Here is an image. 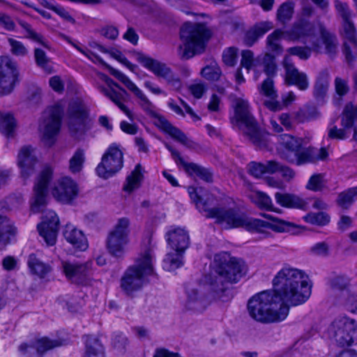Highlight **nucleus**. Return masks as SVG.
<instances>
[{
	"instance_id": "nucleus-1",
	"label": "nucleus",
	"mask_w": 357,
	"mask_h": 357,
	"mask_svg": "<svg viewBox=\"0 0 357 357\" xmlns=\"http://www.w3.org/2000/svg\"><path fill=\"white\" fill-rule=\"evenodd\" d=\"M188 191L197 209L204 213L206 218L215 219V222L224 226L225 229L243 227L250 232L266 234V229H271L276 232H289L296 227V225L291 222L266 213H260V215L272 220V222L249 218L244 214L238 213L234 208L213 207L214 197L202 188L198 189L190 186Z\"/></svg>"
},
{
	"instance_id": "nucleus-2",
	"label": "nucleus",
	"mask_w": 357,
	"mask_h": 357,
	"mask_svg": "<svg viewBox=\"0 0 357 357\" xmlns=\"http://www.w3.org/2000/svg\"><path fill=\"white\" fill-rule=\"evenodd\" d=\"M246 271L243 261L231 257L227 252L215 255L213 269L206 276V283L212 296L222 302L229 301L232 294L229 285L238 282Z\"/></svg>"
},
{
	"instance_id": "nucleus-3",
	"label": "nucleus",
	"mask_w": 357,
	"mask_h": 357,
	"mask_svg": "<svg viewBox=\"0 0 357 357\" xmlns=\"http://www.w3.org/2000/svg\"><path fill=\"white\" fill-rule=\"evenodd\" d=\"M274 298L280 306L301 305L307 301L311 295L312 284L309 277L302 270L288 266L283 267L273 280Z\"/></svg>"
},
{
	"instance_id": "nucleus-4",
	"label": "nucleus",
	"mask_w": 357,
	"mask_h": 357,
	"mask_svg": "<svg viewBox=\"0 0 357 357\" xmlns=\"http://www.w3.org/2000/svg\"><path fill=\"white\" fill-rule=\"evenodd\" d=\"M110 74L121 82L128 90L132 91L139 100V104L142 109L151 117L155 119L154 124L160 130L171 135L174 139L187 147H192L193 142L178 128L171 124L163 116L154 110V106L144 93L123 73L105 64Z\"/></svg>"
},
{
	"instance_id": "nucleus-5",
	"label": "nucleus",
	"mask_w": 357,
	"mask_h": 357,
	"mask_svg": "<svg viewBox=\"0 0 357 357\" xmlns=\"http://www.w3.org/2000/svg\"><path fill=\"white\" fill-rule=\"evenodd\" d=\"M210 36V31L205 24L185 22L180 29L182 43L177 48L178 56L182 60H188L202 53Z\"/></svg>"
},
{
	"instance_id": "nucleus-6",
	"label": "nucleus",
	"mask_w": 357,
	"mask_h": 357,
	"mask_svg": "<svg viewBox=\"0 0 357 357\" xmlns=\"http://www.w3.org/2000/svg\"><path fill=\"white\" fill-rule=\"evenodd\" d=\"M278 303L271 291H262L253 296L248 301V310L250 317L257 321L271 324L283 321L288 315L287 306L274 308Z\"/></svg>"
},
{
	"instance_id": "nucleus-7",
	"label": "nucleus",
	"mask_w": 357,
	"mask_h": 357,
	"mask_svg": "<svg viewBox=\"0 0 357 357\" xmlns=\"http://www.w3.org/2000/svg\"><path fill=\"white\" fill-rule=\"evenodd\" d=\"M231 123L237 126L243 135L256 146L261 149L267 146L266 135L259 128L258 123L250 111L248 102L236 98L234 102V116Z\"/></svg>"
},
{
	"instance_id": "nucleus-8",
	"label": "nucleus",
	"mask_w": 357,
	"mask_h": 357,
	"mask_svg": "<svg viewBox=\"0 0 357 357\" xmlns=\"http://www.w3.org/2000/svg\"><path fill=\"white\" fill-rule=\"evenodd\" d=\"M153 273L151 250H147L136 259L135 264L130 266L124 272L121 279V287L130 295L139 290L145 283V277Z\"/></svg>"
},
{
	"instance_id": "nucleus-9",
	"label": "nucleus",
	"mask_w": 357,
	"mask_h": 357,
	"mask_svg": "<svg viewBox=\"0 0 357 357\" xmlns=\"http://www.w3.org/2000/svg\"><path fill=\"white\" fill-rule=\"evenodd\" d=\"M130 220L127 218L119 219L107 238V249L109 253L119 259L123 257L125 247L129 243Z\"/></svg>"
},
{
	"instance_id": "nucleus-10",
	"label": "nucleus",
	"mask_w": 357,
	"mask_h": 357,
	"mask_svg": "<svg viewBox=\"0 0 357 357\" xmlns=\"http://www.w3.org/2000/svg\"><path fill=\"white\" fill-rule=\"evenodd\" d=\"M328 333L340 347L357 344V324L354 319L342 317L334 320Z\"/></svg>"
},
{
	"instance_id": "nucleus-11",
	"label": "nucleus",
	"mask_w": 357,
	"mask_h": 357,
	"mask_svg": "<svg viewBox=\"0 0 357 357\" xmlns=\"http://www.w3.org/2000/svg\"><path fill=\"white\" fill-rule=\"evenodd\" d=\"M63 114V105L61 102L56 103L45 112V119L40 125V130L43 132L45 144L49 146L54 144V138L60 130Z\"/></svg>"
},
{
	"instance_id": "nucleus-12",
	"label": "nucleus",
	"mask_w": 357,
	"mask_h": 357,
	"mask_svg": "<svg viewBox=\"0 0 357 357\" xmlns=\"http://www.w3.org/2000/svg\"><path fill=\"white\" fill-rule=\"evenodd\" d=\"M123 165V153L116 145H111L96 167L98 176L107 179L116 174Z\"/></svg>"
},
{
	"instance_id": "nucleus-13",
	"label": "nucleus",
	"mask_w": 357,
	"mask_h": 357,
	"mask_svg": "<svg viewBox=\"0 0 357 357\" xmlns=\"http://www.w3.org/2000/svg\"><path fill=\"white\" fill-rule=\"evenodd\" d=\"M68 127L71 135L81 139L89 129L86 123V112L84 105L79 100L70 102L68 109Z\"/></svg>"
},
{
	"instance_id": "nucleus-14",
	"label": "nucleus",
	"mask_w": 357,
	"mask_h": 357,
	"mask_svg": "<svg viewBox=\"0 0 357 357\" xmlns=\"http://www.w3.org/2000/svg\"><path fill=\"white\" fill-rule=\"evenodd\" d=\"M137 61L145 68L151 70L157 77L165 79L168 85L174 90H179L181 88L182 83L180 78L176 76L165 63H161L158 60L146 56L142 54H139Z\"/></svg>"
},
{
	"instance_id": "nucleus-15",
	"label": "nucleus",
	"mask_w": 357,
	"mask_h": 357,
	"mask_svg": "<svg viewBox=\"0 0 357 357\" xmlns=\"http://www.w3.org/2000/svg\"><path fill=\"white\" fill-rule=\"evenodd\" d=\"M52 170L44 168L40 173L33 188L31 210L33 213L43 212L47 204V186L52 179Z\"/></svg>"
},
{
	"instance_id": "nucleus-16",
	"label": "nucleus",
	"mask_w": 357,
	"mask_h": 357,
	"mask_svg": "<svg viewBox=\"0 0 357 357\" xmlns=\"http://www.w3.org/2000/svg\"><path fill=\"white\" fill-rule=\"evenodd\" d=\"M16 63L8 56L0 57V96L10 93L17 82Z\"/></svg>"
},
{
	"instance_id": "nucleus-17",
	"label": "nucleus",
	"mask_w": 357,
	"mask_h": 357,
	"mask_svg": "<svg viewBox=\"0 0 357 357\" xmlns=\"http://www.w3.org/2000/svg\"><path fill=\"white\" fill-rule=\"evenodd\" d=\"M328 157V152L325 148L317 149L314 147L299 149L294 154L284 153L282 158L287 162L297 165H302L306 163H313L319 160H325Z\"/></svg>"
},
{
	"instance_id": "nucleus-18",
	"label": "nucleus",
	"mask_w": 357,
	"mask_h": 357,
	"mask_svg": "<svg viewBox=\"0 0 357 357\" xmlns=\"http://www.w3.org/2000/svg\"><path fill=\"white\" fill-rule=\"evenodd\" d=\"M318 29L324 48H323L322 45L319 40H317L312 43V51L319 54L325 53L331 58H333L337 52L339 45L336 36L330 32L324 24L321 22L318 23Z\"/></svg>"
},
{
	"instance_id": "nucleus-19",
	"label": "nucleus",
	"mask_w": 357,
	"mask_h": 357,
	"mask_svg": "<svg viewBox=\"0 0 357 357\" xmlns=\"http://www.w3.org/2000/svg\"><path fill=\"white\" fill-rule=\"evenodd\" d=\"M79 188L77 183L69 177L59 179L54 185L52 194L59 202L70 204L78 195Z\"/></svg>"
},
{
	"instance_id": "nucleus-20",
	"label": "nucleus",
	"mask_w": 357,
	"mask_h": 357,
	"mask_svg": "<svg viewBox=\"0 0 357 357\" xmlns=\"http://www.w3.org/2000/svg\"><path fill=\"white\" fill-rule=\"evenodd\" d=\"M61 345V342L59 340H52L47 337H43L36 340L30 344H21L19 346V351L26 357H43L47 351Z\"/></svg>"
},
{
	"instance_id": "nucleus-21",
	"label": "nucleus",
	"mask_w": 357,
	"mask_h": 357,
	"mask_svg": "<svg viewBox=\"0 0 357 357\" xmlns=\"http://www.w3.org/2000/svg\"><path fill=\"white\" fill-rule=\"evenodd\" d=\"M165 146L171 152V154L173 158L176 160V162L181 164L187 173L190 175L195 174L206 182H213V174L209 169L205 168L193 162H186L181 156L180 153L171 145L167 143H165Z\"/></svg>"
},
{
	"instance_id": "nucleus-22",
	"label": "nucleus",
	"mask_w": 357,
	"mask_h": 357,
	"mask_svg": "<svg viewBox=\"0 0 357 357\" xmlns=\"http://www.w3.org/2000/svg\"><path fill=\"white\" fill-rule=\"evenodd\" d=\"M59 224L57 215L54 211H49L43 222L38 225L40 235L49 245H53L56 243Z\"/></svg>"
},
{
	"instance_id": "nucleus-23",
	"label": "nucleus",
	"mask_w": 357,
	"mask_h": 357,
	"mask_svg": "<svg viewBox=\"0 0 357 357\" xmlns=\"http://www.w3.org/2000/svg\"><path fill=\"white\" fill-rule=\"evenodd\" d=\"M283 66L285 69V82L288 85H295L300 90L305 91L309 87V81L305 73L300 72L291 62L289 56L284 59Z\"/></svg>"
},
{
	"instance_id": "nucleus-24",
	"label": "nucleus",
	"mask_w": 357,
	"mask_h": 357,
	"mask_svg": "<svg viewBox=\"0 0 357 357\" xmlns=\"http://www.w3.org/2000/svg\"><path fill=\"white\" fill-rule=\"evenodd\" d=\"M37 162L35 149L32 146H24L20 149L17 155V165L24 178L29 177L34 172Z\"/></svg>"
},
{
	"instance_id": "nucleus-25",
	"label": "nucleus",
	"mask_w": 357,
	"mask_h": 357,
	"mask_svg": "<svg viewBox=\"0 0 357 357\" xmlns=\"http://www.w3.org/2000/svg\"><path fill=\"white\" fill-rule=\"evenodd\" d=\"M62 267L66 278L71 282L83 284L86 282L89 272L87 264L63 262Z\"/></svg>"
},
{
	"instance_id": "nucleus-26",
	"label": "nucleus",
	"mask_w": 357,
	"mask_h": 357,
	"mask_svg": "<svg viewBox=\"0 0 357 357\" xmlns=\"http://www.w3.org/2000/svg\"><path fill=\"white\" fill-rule=\"evenodd\" d=\"M329 71L325 68L321 70L316 78L313 86V96L318 104L323 105L326 102L329 89Z\"/></svg>"
},
{
	"instance_id": "nucleus-27",
	"label": "nucleus",
	"mask_w": 357,
	"mask_h": 357,
	"mask_svg": "<svg viewBox=\"0 0 357 357\" xmlns=\"http://www.w3.org/2000/svg\"><path fill=\"white\" fill-rule=\"evenodd\" d=\"M313 33V24L305 18L299 19L297 22H294L289 30L285 31V35L288 39L294 41L310 36Z\"/></svg>"
},
{
	"instance_id": "nucleus-28",
	"label": "nucleus",
	"mask_w": 357,
	"mask_h": 357,
	"mask_svg": "<svg viewBox=\"0 0 357 357\" xmlns=\"http://www.w3.org/2000/svg\"><path fill=\"white\" fill-rule=\"evenodd\" d=\"M273 29V24L269 21H262L256 23L245 33L243 43L246 46H252L259 38Z\"/></svg>"
},
{
	"instance_id": "nucleus-29",
	"label": "nucleus",
	"mask_w": 357,
	"mask_h": 357,
	"mask_svg": "<svg viewBox=\"0 0 357 357\" xmlns=\"http://www.w3.org/2000/svg\"><path fill=\"white\" fill-rule=\"evenodd\" d=\"M168 244L176 252H184L190 244V238L186 231L178 228L166 234Z\"/></svg>"
},
{
	"instance_id": "nucleus-30",
	"label": "nucleus",
	"mask_w": 357,
	"mask_h": 357,
	"mask_svg": "<svg viewBox=\"0 0 357 357\" xmlns=\"http://www.w3.org/2000/svg\"><path fill=\"white\" fill-rule=\"evenodd\" d=\"M99 89L105 96L109 98L116 105H117L130 120H133L132 114L123 103V102L127 100V98L128 96L127 91L123 88H122V89H119V91L114 90L113 88H105L104 86H100Z\"/></svg>"
},
{
	"instance_id": "nucleus-31",
	"label": "nucleus",
	"mask_w": 357,
	"mask_h": 357,
	"mask_svg": "<svg viewBox=\"0 0 357 357\" xmlns=\"http://www.w3.org/2000/svg\"><path fill=\"white\" fill-rule=\"evenodd\" d=\"M63 235L65 239L75 248L85 250L88 247L87 240L81 230L77 229L74 225L66 224Z\"/></svg>"
},
{
	"instance_id": "nucleus-32",
	"label": "nucleus",
	"mask_w": 357,
	"mask_h": 357,
	"mask_svg": "<svg viewBox=\"0 0 357 357\" xmlns=\"http://www.w3.org/2000/svg\"><path fill=\"white\" fill-rule=\"evenodd\" d=\"M187 301L185 302V307L188 310L201 311L205 309L208 304L207 299L199 294L196 289L190 288L187 291Z\"/></svg>"
},
{
	"instance_id": "nucleus-33",
	"label": "nucleus",
	"mask_w": 357,
	"mask_h": 357,
	"mask_svg": "<svg viewBox=\"0 0 357 357\" xmlns=\"http://www.w3.org/2000/svg\"><path fill=\"white\" fill-rule=\"evenodd\" d=\"M275 199L283 207L303 208L306 205L301 198L293 194L276 192Z\"/></svg>"
},
{
	"instance_id": "nucleus-34",
	"label": "nucleus",
	"mask_w": 357,
	"mask_h": 357,
	"mask_svg": "<svg viewBox=\"0 0 357 357\" xmlns=\"http://www.w3.org/2000/svg\"><path fill=\"white\" fill-rule=\"evenodd\" d=\"M342 126L344 128L354 127V139L357 141V105H347L344 109Z\"/></svg>"
},
{
	"instance_id": "nucleus-35",
	"label": "nucleus",
	"mask_w": 357,
	"mask_h": 357,
	"mask_svg": "<svg viewBox=\"0 0 357 357\" xmlns=\"http://www.w3.org/2000/svg\"><path fill=\"white\" fill-rule=\"evenodd\" d=\"M27 264L31 272L40 278H44L52 270L49 264L44 263L35 254L29 256Z\"/></svg>"
},
{
	"instance_id": "nucleus-36",
	"label": "nucleus",
	"mask_w": 357,
	"mask_h": 357,
	"mask_svg": "<svg viewBox=\"0 0 357 357\" xmlns=\"http://www.w3.org/2000/svg\"><path fill=\"white\" fill-rule=\"evenodd\" d=\"M15 234V228L11 222L0 213V249L10 241V236Z\"/></svg>"
},
{
	"instance_id": "nucleus-37",
	"label": "nucleus",
	"mask_w": 357,
	"mask_h": 357,
	"mask_svg": "<svg viewBox=\"0 0 357 357\" xmlns=\"http://www.w3.org/2000/svg\"><path fill=\"white\" fill-rule=\"evenodd\" d=\"M279 143L285 150L281 152L280 155L284 153L294 154L298 151L302 146V139L290 135H280L278 139Z\"/></svg>"
},
{
	"instance_id": "nucleus-38",
	"label": "nucleus",
	"mask_w": 357,
	"mask_h": 357,
	"mask_svg": "<svg viewBox=\"0 0 357 357\" xmlns=\"http://www.w3.org/2000/svg\"><path fill=\"white\" fill-rule=\"evenodd\" d=\"M142 178L143 174L142 173V166L140 164H137L131 174L128 176L126 182L123 188V190L128 192H131L135 189L138 188Z\"/></svg>"
},
{
	"instance_id": "nucleus-39",
	"label": "nucleus",
	"mask_w": 357,
	"mask_h": 357,
	"mask_svg": "<svg viewBox=\"0 0 357 357\" xmlns=\"http://www.w3.org/2000/svg\"><path fill=\"white\" fill-rule=\"evenodd\" d=\"M250 198L251 201L260 209L275 211L271 197L266 193L260 191L253 192Z\"/></svg>"
},
{
	"instance_id": "nucleus-40",
	"label": "nucleus",
	"mask_w": 357,
	"mask_h": 357,
	"mask_svg": "<svg viewBox=\"0 0 357 357\" xmlns=\"http://www.w3.org/2000/svg\"><path fill=\"white\" fill-rule=\"evenodd\" d=\"M15 127V120L11 114L0 112V130L3 135L12 137Z\"/></svg>"
},
{
	"instance_id": "nucleus-41",
	"label": "nucleus",
	"mask_w": 357,
	"mask_h": 357,
	"mask_svg": "<svg viewBox=\"0 0 357 357\" xmlns=\"http://www.w3.org/2000/svg\"><path fill=\"white\" fill-rule=\"evenodd\" d=\"M34 58L38 66L41 68L45 73L51 74L54 72L51 60L47 56L46 53L41 49L34 50Z\"/></svg>"
},
{
	"instance_id": "nucleus-42",
	"label": "nucleus",
	"mask_w": 357,
	"mask_h": 357,
	"mask_svg": "<svg viewBox=\"0 0 357 357\" xmlns=\"http://www.w3.org/2000/svg\"><path fill=\"white\" fill-rule=\"evenodd\" d=\"M183 252H169L164 259V268L169 271H174L183 265L182 258Z\"/></svg>"
},
{
	"instance_id": "nucleus-43",
	"label": "nucleus",
	"mask_w": 357,
	"mask_h": 357,
	"mask_svg": "<svg viewBox=\"0 0 357 357\" xmlns=\"http://www.w3.org/2000/svg\"><path fill=\"white\" fill-rule=\"evenodd\" d=\"M356 199H357V186L341 192L338 195L337 202L341 208L347 209Z\"/></svg>"
},
{
	"instance_id": "nucleus-44",
	"label": "nucleus",
	"mask_w": 357,
	"mask_h": 357,
	"mask_svg": "<svg viewBox=\"0 0 357 357\" xmlns=\"http://www.w3.org/2000/svg\"><path fill=\"white\" fill-rule=\"evenodd\" d=\"M283 35H285V32H283L280 29H276L268 36L266 38V45L270 51L276 53H281L282 52V48L280 45V40Z\"/></svg>"
},
{
	"instance_id": "nucleus-45",
	"label": "nucleus",
	"mask_w": 357,
	"mask_h": 357,
	"mask_svg": "<svg viewBox=\"0 0 357 357\" xmlns=\"http://www.w3.org/2000/svg\"><path fill=\"white\" fill-rule=\"evenodd\" d=\"M294 3L288 1L283 3L278 10L277 19L283 24L291 20L293 16Z\"/></svg>"
},
{
	"instance_id": "nucleus-46",
	"label": "nucleus",
	"mask_w": 357,
	"mask_h": 357,
	"mask_svg": "<svg viewBox=\"0 0 357 357\" xmlns=\"http://www.w3.org/2000/svg\"><path fill=\"white\" fill-rule=\"evenodd\" d=\"M85 161V153L82 149H77L69 161V169L72 173L79 172Z\"/></svg>"
},
{
	"instance_id": "nucleus-47",
	"label": "nucleus",
	"mask_w": 357,
	"mask_h": 357,
	"mask_svg": "<svg viewBox=\"0 0 357 357\" xmlns=\"http://www.w3.org/2000/svg\"><path fill=\"white\" fill-rule=\"evenodd\" d=\"M85 354L105 353L104 347L100 340L94 335H85Z\"/></svg>"
},
{
	"instance_id": "nucleus-48",
	"label": "nucleus",
	"mask_w": 357,
	"mask_h": 357,
	"mask_svg": "<svg viewBox=\"0 0 357 357\" xmlns=\"http://www.w3.org/2000/svg\"><path fill=\"white\" fill-rule=\"evenodd\" d=\"M303 219L307 223L318 226H325L331 220L329 215L325 212L309 213L303 217Z\"/></svg>"
},
{
	"instance_id": "nucleus-49",
	"label": "nucleus",
	"mask_w": 357,
	"mask_h": 357,
	"mask_svg": "<svg viewBox=\"0 0 357 357\" xmlns=\"http://www.w3.org/2000/svg\"><path fill=\"white\" fill-rule=\"evenodd\" d=\"M18 23L26 31V34L25 37L26 38L31 39L36 43H38L45 47H49L47 43L43 40V36L36 32L29 23L23 20H18Z\"/></svg>"
},
{
	"instance_id": "nucleus-50",
	"label": "nucleus",
	"mask_w": 357,
	"mask_h": 357,
	"mask_svg": "<svg viewBox=\"0 0 357 357\" xmlns=\"http://www.w3.org/2000/svg\"><path fill=\"white\" fill-rule=\"evenodd\" d=\"M342 52L347 62L350 65L357 59V40L345 41Z\"/></svg>"
},
{
	"instance_id": "nucleus-51",
	"label": "nucleus",
	"mask_w": 357,
	"mask_h": 357,
	"mask_svg": "<svg viewBox=\"0 0 357 357\" xmlns=\"http://www.w3.org/2000/svg\"><path fill=\"white\" fill-rule=\"evenodd\" d=\"M202 74L208 80L217 81L222 75V70L217 63H211L202 69Z\"/></svg>"
},
{
	"instance_id": "nucleus-52",
	"label": "nucleus",
	"mask_w": 357,
	"mask_h": 357,
	"mask_svg": "<svg viewBox=\"0 0 357 357\" xmlns=\"http://www.w3.org/2000/svg\"><path fill=\"white\" fill-rule=\"evenodd\" d=\"M259 93L271 99L278 98L277 91L274 86V82L272 77H268L261 84Z\"/></svg>"
},
{
	"instance_id": "nucleus-53",
	"label": "nucleus",
	"mask_w": 357,
	"mask_h": 357,
	"mask_svg": "<svg viewBox=\"0 0 357 357\" xmlns=\"http://www.w3.org/2000/svg\"><path fill=\"white\" fill-rule=\"evenodd\" d=\"M349 284V279L344 275H337L330 280V286L334 291L344 292L347 295V288Z\"/></svg>"
},
{
	"instance_id": "nucleus-54",
	"label": "nucleus",
	"mask_w": 357,
	"mask_h": 357,
	"mask_svg": "<svg viewBox=\"0 0 357 357\" xmlns=\"http://www.w3.org/2000/svg\"><path fill=\"white\" fill-rule=\"evenodd\" d=\"M238 49L235 47H229L225 49L222 53V61L228 66H234L237 62Z\"/></svg>"
},
{
	"instance_id": "nucleus-55",
	"label": "nucleus",
	"mask_w": 357,
	"mask_h": 357,
	"mask_svg": "<svg viewBox=\"0 0 357 357\" xmlns=\"http://www.w3.org/2000/svg\"><path fill=\"white\" fill-rule=\"evenodd\" d=\"M264 71L268 77H272L276 72V63L275 57L269 53H266L263 58Z\"/></svg>"
},
{
	"instance_id": "nucleus-56",
	"label": "nucleus",
	"mask_w": 357,
	"mask_h": 357,
	"mask_svg": "<svg viewBox=\"0 0 357 357\" xmlns=\"http://www.w3.org/2000/svg\"><path fill=\"white\" fill-rule=\"evenodd\" d=\"M8 42L10 46V52L13 54L18 56H24L28 54V50L22 42L12 38H9Z\"/></svg>"
},
{
	"instance_id": "nucleus-57",
	"label": "nucleus",
	"mask_w": 357,
	"mask_h": 357,
	"mask_svg": "<svg viewBox=\"0 0 357 357\" xmlns=\"http://www.w3.org/2000/svg\"><path fill=\"white\" fill-rule=\"evenodd\" d=\"M255 66L254 53L250 50H245L241 52V67L245 68L248 72L252 67Z\"/></svg>"
},
{
	"instance_id": "nucleus-58",
	"label": "nucleus",
	"mask_w": 357,
	"mask_h": 357,
	"mask_svg": "<svg viewBox=\"0 0 357 357\" xmlns=\"http://www.w3.org/2000/svg\"><path fill=\"white\" fill-rule=\"evenodd\" d=\"M312 51V47L310 48L308 47H301V46L292 47H289L287 50V52L290 55L297 56L301 59H303V60H306L310 56Z\"/></svg>"
},
{
	"instance_id": "nucleus-59",
	"label": "nucleus",
	"mask_w": 357,
	"mask_h": 357,
	"mask_svg": "<svg viewBox=\"0 0 357 357\" xmlns=\"http://www.w3.org/2000/svg\"><path fill=\"white\" fill-rule=\"evenodd\" d=\"M334 85L336 93L340 97L347 95L349 91L350 88L347 79L336 77L334 81Z\"/></svg>"
},
{
	"instance_id": "nucleus-60",
	"label": "nucleus",
	"mask_w": 357,
	"mask_h": 357,
	"mask_svg": "<svg viewBox=\"0 0 357 357\" xmlns=\"http://www.w3.org/2000/svg\"><path fill=\"white\" fill-rule=\"evenodd\" d=\"M343 33L347 40H357L356 29L354 23L350 19L342 21Z\"/></svg>"
},
{
	"instance_id": "nucleus-61",
	"label": "nucleus",
	"mask_w": 357,
	"mask_h": 357,
	"mask_svg": "<svg viewBox=\"0 0 357 357\" xmlns=\"http://www.w3.org/2000/svg\"><path fill=\"white\" fill-rule=\"evenodd\" d=\"M247 171L251 176L255 178H260L265 174L264 163L255 161L250 162L247 165Z\"/></svg>"
},
{
	"instance_id": "nucleus-62",
	"label": "nucleus",
	"mask_w": 357,
	"mask_h": 357,
	"mask_svg": "<svg viewBox=\"0 0 357 357\" xmlns=\"http://www.w3.org/2000/svg\"><path fill=\"white\" fill-rule=\"evenodd\" d=\"M343 304L352 313L357 312V294L347 291V295H344Z\"/></svg>"
},
{
	"instance_id": "nucleus-63",
	"label": "nucleus",
	"mask_w": 357,
	"mask_h": 357,
	"mask_svg": "<svg viewBox=\"0 0 357 357\" xmlns=\"http://www.w3.org/2000/svg\"><path fill=\"white\" fill-rule=\"evenodd\" d=\"M334 5L337 12L342 17V21L347 20L351 18V13L347 3L335 0L334 1Z\"/></svg>"
},
{
	"instance_id": "nucleus-64",
	"label": "nucleus",
	"mask_w": 357,
	"mask_h": 357,
	"mask_svg": "<svg viewBox=\"0 0 357 357\" xmlns=\"http://www.w3.org/2000/svg\"><path fill=\"white\" fill-rule=\"evenodd\" d=\"M128 344V339L122 334H116L112 339V345L119 352H123Z\"/></svg>"
}]
</instances>
